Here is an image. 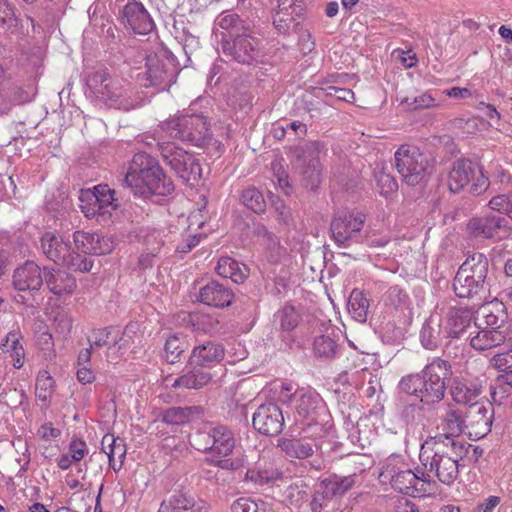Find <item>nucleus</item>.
I'll list each match as a JSON object with an SVG mask.
<instances>
[{
	"mask_svg": "<svg viewBox=\"0 0 512 512\" xmlns=\"http://www.w3.org/2000/svg\"><path fill=\"white\" fill-rule=\"evenodd\" d=\"M225 356L224 347L213 341H205L196 345L189 357V365H197L208 369L212 365L220 363Z\"/></svg>",
	"mask_w": 512,
	"mask_h": 512,
	"instance_id": "4be33fe9",
	"label": "nucleus"
},
{
	"mask_svg": "<svg viewBox=\"0 0 512 512\" xmlns=\"http://www.w3.org/2000/svg\"><path fill=\"white\" fill-rule=\"evenodd\" d=\"M146 79L149 82L147 86H155L159 89H165L170 86L173 80V70L169 68V63L160 59L157 55L146 57Z\"/></svg>",
	"mask_w": 512,
	"mask_h": 512,
	"instance_id": "b1692460",
	"label": "nucleus"
},
{
	"mask_svg": "<svg viewBox=\"0 0 512 512\" xmlns=\"http://www.w3.org/2000/svg\"><path fill=\"white\" fill-rule=\"evenodd\" d=\"M202 509L203 507L193 496L183 491H176L161 503L158 512H202Z\"/></svg>",
	"mask_w": 512,
	"mask_h": 512,
	"instance_id": "7c9ffc66",
	"label": "nucleus"
},
{
	"mask_svg": "<svg viewBox=\"0 0 512 512\" xmlns=\"http://www.w3.org/2000/svg\"><path fill=\"white\" fill-rule=\"evenodd\" d=\"M447 338L441 314L432 313L424 322L420 332L422 346L428 350H435Z\"/></svg>",
	"mask_w": 512,
	"mask_h": 512,
	"instance_id": "a878e982",
	"label": "nucleus"
},
{
	"mask_svg": "<svg viewBox=\"0 0 512 512\" xmlns=\"http://www.w3.org/2000/svg\"><path fill=\"white\" fill-rule=\"evenodd\" d=\"M278 446L287 457L306 459L313 455L315 443L308 439L283 438L279 440Z\"/></svg>",
	"mask_w": 512,
	"mask_h": 512,
	"instance_id": "c9c22d12",
	"label": "nucleus"
},
{
	"mask_svg": "<svg viewBox=\"0 0 512 512\" xmlns=\"http://www.w3.org/2000/svg\"><path fill=\"white\" fill-rule=\"evenodd\" d=\"M231 512H273V509L272 505L264 501L242 497L233 502Z\"/></svg>",
	"mask_w": 512,
	"mask_h": 512,
	"instance_id": "49530a36",
	"label": "nucleus"
},
{
	"mask_svg": "<svg viewBox=\"0 0 512 512\" xmlns=\"http://www.w3.org/2000/svg\"><path fill=\"white\" fill-rule=\"evenodd\" d=\"M491 364L499 371L512 369V349L495 354L491 358Z\"/></svg>",
	"mask_w": 512,
	"mask_h": 512,
	"instance_id": "69168bd1",
	"label": "nucleus"
},
{
	"mask_svg": "<svg viewBox=\"0 0 512 512\" xmlns=\"http://www.w3.org/2000/svg\"><path fill=\"white\" fill-rule=\"evenodd\" d=\"M216 272L223 278H229L234 283H243L249 276V268L229 256H223L218 260Z\"/></svg>",
	"mask_w": 512,
	"mask_h": 512,
	"instance_id": "f704fd0d",
	"label": "nucleus"
},
{
	"mask_svg": "<svg viewBox=\"0 0 512 512\" xmlns=\"http://www.w3.org/2000/svg\"><path fill=\"white\" fill-rule=\"evenodd\" d=\"M122 23L135 34L145 35L154 28V22L142 3L129 1L122 9Z\"/></svg>",
	"mask_w": 512,
	"mask_h": 512,
	"instance_id": "6ab92c4d",
	"label": "nucleus"
},
{
	"mask_svg": "<svg viewBox=\"0 0 512 512\" xmlns=\"http://www.w3.org/2000/svg\"><path fill=\"white\" fill-rule=\"evenodd\" d=\"M236 440L233 431L224 426L218 425L207 433H198L194 437V445L197 450L210 451L213 455L223 459L215 460V464L225 470H234L237 464L226 458L232 454L235 448Z\"/></svg>",
	"mask_w": 512,
	"mask_h": 512,
	"instance_id": "0eeeda50",
	"label": "nucleus"
},
{
	"mask_svg": "<svg viewBox=\"0 0 512 512\" xmlns=\"http://www.w3.org/2000/svg\"><path fill=\"white\" fill-rule=\"evenodd\" d=\"M86 84L98 100L110 107L128 111L138 105L130 84L119 77H113L106 69L90 73Z\"/></svg>",
	"mask_w": 512,
	"mask_h": 512,
	"instance_id": "20e7f679",
	"label": "nucleus"
},
{
	"mask_svg": "<svg viewBox=\"0 0 512 512\" xmlns=\"http://www.w3.org/2000/svg\"><path fill=\"white\" fill-rule=\"evenodd\" d=\"M193 409V407H171L163 412L162 420L171 425L184 424L190 420Z\"/></svg>",
	"mask_w": 512,
	"mask_h": 512,
	"instance_id": "603ef678",
	"label": "nucleus"
},
{
	"mask_svg": "<svg viewBox=\"0 0 512 512\" xmlns=\"http://www.w3.org/2000/svg\"><path fill=\"white\" fill-rule=\"evenodd\" d=\"M216 24L224 30H231L229 39L234 38L236 34H241L242 27H245L236 14H221L217 17Z\"/></svg>",
	"mask_w": 512,
	"mask_h": 512,
	"instance_id": "6e6d98bb",
	"label": "nucleus"
},
{
	"mask_svg": "<svg viewBox=\"0 0 512 512\" xmlns=\"http://www.w3.org/2000/svg\"><path fill=\"white\" fill-rule=\"evenodd\" d=\"M400 104L409 110L424 109L435 106V99L429 93H422L417 96L404 97Z\"/></svg>",
	"mask_w": 512,
	"mask_h": 512,
	"instance_id": "5fc2aeb1",
	"label": "nucleus"
},
{
	"mask_svg": "<svg viewBox=\"0 0 512 512\" xmlns=\"http://www.w3.org/2000/svg\"><path fill=\"white\" fill-rule=\"evenodd\" d=\"M143 243L146 250L159 252L164 244L165 235L157 229H147L142 235Z\"/></svg>",
	"mask_w": 512,
	"mask_h": 512,
	"instance_id": "13d9d810",
	"label": "nucleus"
},
{
	"mask_svg": "<svg viewBox=\"0 0 512 512\" xmlns=\"http://www.w3.org/2000/svg\"><path fill=\"white\" fill-rule=\"evenodd\" d=\"M483 381L479 377L458 376L452 381L450 394L454 402L460 405L473 404L481 395Z\"/></svg>",
	"mask_w": 512,
	"mask_h": 512,
	"instance_id": "aec40b11",
	"label": "nucleus"
},
{
	"mask_svg": "<svg viewBox=\"0 0 512 512\" xmlns=\"http://www.w3.org/2000/svg\"><path fill=\"white\" fill-rule=\"evenodd\" d=\"M503 372V374L497 376L495 380L496 386H491L490 388V395L494 402L501 403L505 398V385L512 389V368Z\"/></svg>",
	"mask_w": 512,
	"mask_h": 512,
	"instance_id": "864d4df0",
	"label": "nucleus"
},
{
	"mask_svg": "<svg viewBox=\"0 0 512 512\" xmlns=\"http://www.w3.org/2000/svg\"><path fill=\"white\" fill-rule=\"evenodd\" d=\"M88 343L94 350L106 347L107 357L110 358L116 351L126 348V341L120 330L114 327L94 329L88 335Z\"/></svg>",
	"mask_w": 512,
	"mask_h": 512,
	"instance_id": "412c9836",
	"label": "nucleus"
},
{
	"mask_svg": "<svg viewBox=\"0 0 512 512\" xmlns=\"http://www.w3.org/2000/svg\"><path fill=\"white\" fill-rule=\"evenodd\" d=\"M212 380L211 373L197 365H190V370L177 377L172 386L174 388L201 389Z\"/></svg>",
	"mask_w": 512,
	"mask_h": 512,
	"instance_id": "473e14b6",
	"label": "nucleus"
},
{
	"mask_svg": "<svg viewBox=\"0 0 512 512\" xmlns=\"http://www.w3.org/2000/svg\"><path fill=\"white\" fill-rule=\"evenodd\" d=\"M275 317L283 331L293 330L300 322V314L293 306L289 305L280 309Z\"/></svg>",
	"mask_w": 512,
	"mask_h": 512,
	"instance_id": "8fccbe9b",
	"label": "nucleus"
},
{
	"mask_svg": "<svg viewBox=\"0 0 512 512\" xmlns=\"http://www.w3.org/2000/svg\"><path fill=\"white\" fill-rule=\"evenodd\" d=\"M71 244L65 241L60 235L52 232H46L41 237V249L47 258L54 263L61 265L65 256L69 252Z\"/></svg>",
	"mask_w": 512,
	"mask_h": 512,
	"instance_id": "c85d7f7f",
	"label": "nucleus"
},
{
	"mask_svg": "<svg viewBox=\"0 0 512 512\" xmlns=\"http://www.w3.org/2000/svg\"><path fill=\"white\" fill-rule=\"evenodd\" d=\"M188 341L183 334L170 335L165 342V357L169 363H175L181 354L188 349Z\"/></svg>",
	"mask_w": 512,
	"mask_h": 512,
	"instance_id": "79ce46f5",
	"label": "nucleus"
},
{
	"mask_svg": "<svg viewBox=\"0 0 512 512\" xmlns=\"http://www.w3.org/2000/svg\"><path fill=\"white\" fill-rule=\"evenodd\" d=\"M466 416H463L461 410L448 404L445 413L441 416V424L445 433L438 434L437 436H448L452 440H457L460 434L466 430Z\"/></svg>",
	"mask_w": 512,
	"mask_h": 512,
	"instance_id": "2f4dec72",
	"label": "nucleus"
},
{
	"mask_svg": "<svg viewBox=\"0 0 512 512\" xmlns=\"http://www.w3.org/2000/svg\"><path fill=\"white\" fill-rule=\"evenodd\" d=\"M368 309L369 300L366 295L359 290H353L348 301V310L352 317L363 323L367 320Z\"/></svg>",
	"mask_w": 512,
	"mask_h": 512,
	"instance_id": "58836bf2",
	"label": "nucleus"
},
{
	"mask_svg": "<svg viewBox=\"0 0 512 512\" xmlns=\"http://www.w3.org/2000/svg\"><path fill=\"white\" fill-rule=\"evenodd\" d=\"M44 281L49 291L58 297L71 296L77 289L76 278L61 269L44 268Z\"/></svg>",
	"mask_w": 512,
	"mask_h": 512,
	"instance_id": "5701e85b",
	"label": "nucleus"
},
{
	"mask_svg": "<svg viewBox=\"0 0 512 512\" xmlns=\"http://www.w3.org/2000/svg\"><path fill=\"white\" fill-rule=\"evenodd\" d=\"M104 443H106L107 446H112L108 453L110 467L114 471L120 470L123 464V459L126 455V445L124 440L120 437H115L112 434H107L104 436Z\"/></svg>",
	"mask_w": 512,
	"mask_h": 512,
	"instance_id": "4c0bfd02",
	"label": "nucleus"
},
{
	"mask_svg": "<svg viewBox=\"0 0 512 512\" xmlns=\"http://www.w3.org/2000/svg\"><path fill=\"white\" fill-rule=\"evenodd\" d=\"M232 39L222 38L221 49L224 55L241 64L252 65L262 61L261 41L252 35L249 27Z\"/></svg>",
	"mask_w": 512,
	"mask_h": 512,
	"instance_id": "9b49d317",
	"label": "nucleus"
},
{
	"mask_svg": "<svg viewBox=\"0 0 512 512\" xmlns=\"http://www.w3.org/2000/svg\"><path fill=\"white\" fill-rule=\"evenodd\" d=\"M61 265L75 272H89L93 267V261L87 254H83L76 249L69 248V252L65 256V260Z\"/></svg>",
	"mask_w": 512,
	"mask_h": 512,
	"instance_id": "a19ab883",
	"label": "nucleus"
},
{
	"mask_svg": "<svg viewBox=\"0 0 512 512\" xmlns=\"http://www.w3.org/2000/svg\"><path fill=\"white\" fill-rule=\"evenodd\" d=\"M476 164L470 160L461 159L454 162L448 176L450 191L456 193L467 186L475 178Z\"/></svg>",
	"mask_w": 512,
	"mask_h": 512,
	"instance_id": "cd10ccee",
	"label": "nucleus"
},
{
	"mask_svg": "<svg viewBox=\"0 0 512 512\" xmlns=\"http://www.w3.org/2000/svg\"><path fill=\"white\" fill-rule=\"evenodd\" d=\"M450 376V364L446 360L436 357L420 373L402 377L399 389L401 392L419 399L423 404L433 405L444 399L446 382Z\"/></svg>",
	"mask_w": 512,
	"mask_h": 512,
	"instance_id": "f03ea898",
	"label": "nucleus"
},
{
	"mask_svg": "<svg viewBox=\"0 0 512 512\" xmlns=\"http://www.w3.org/2000/svg\"><path fill=\"white\" fill-rule=\"evenodd\" d=\"M87 444L85 441L80 439H73L69 444V452L68 454L74 460V462L81 461L85 455L87 454Z\"/></svg>",
	"mask_w": 512,
	"mask_h": 512,
	"instance_id": "774afa93",
	"label": "nucleus"
},
{
	"mask_svg": "<svg viewBox=\"0 0 512 512\" xmlns=\"http://www.w3.org/2000/svg\"><path fill=\"white\" fill-rule=\"evenodd\" d=\"M375 180L377 187L382 195H389L397 190L398 184L395 178L384 171V169H380L375 172Z\"/></svg>",
	"mask_w": 512,
	"mask_h": 512,
	"instance_id": "4d7b16f0",
	"label": "nucleus"
},
{
	"mask_svg": "<svg viewBox=\"0 0 512 512\" xmlns=\"http://www.w3.org/2000/svg\"><path fill=\"white\" fill-rule=\"evenodd\" d=\"M395 167L408 186H416L430 173L429 158L416 146L401 145L394 154Z\"/></svg>",
	"mask_w": 512,
	"mask_h": 512,
	"instance_id": "6e6552de",
	"label": "nucleus"
},
{
	"mask_svg": "<svg viewBox=\"0 0 512 512\" xmlns=\"http://www.w3.org/2000/svg\"><path fill=\"white\" fill-rule=\"evenodd\" d=\"M337 350L336 342L328 335H320L314 339L313 352L317 358L332 359Z\"/></svg>",
	"mask_w": 512,
	"mask_h": 512,
	"instance_id": "de8ad7c7",
	"label": "nucleus"
},
{
	"mask_svg": "<svg viewBox=\"0 0 512 512\" xmlns=\"http://www.w3.org/2000/svg\"><path fill=\"white\" fill-rule=\"evenodd\" d=\"M296 397V412L298 417L307 425L318 424L326 415V406L321 396L312 390H299L293 394Z\"/></svg>",
	"mask_w": 512,
	"mask_h": 512,
	"instance_id": "f3484780",
	"label": "nucleus"
},
{
	"mask_svg": "<svg viewBox=\"0 0 512 512\" xmlns=\"http://www.w3.org/2000/svg\"><path fill=\"white\" fill-rule=\"evenodd\" d=\"M471 314L468 310L452 307L449 309L445 321V330L448 338L462 337L471 327Z\"/></svg>",
	"mask_w": 512,
	"mask_h": 512,
	"instance_id": "c756f323",
	"label": "nucleus"
},
{
	"mask_svg": "<svg viewBox=\"0 0 512 512\" xmlns=\"http://www.w3.org/2000/svg\"><path fill=\"white\" fill-rule=\"evenodd\" d=\"M73 242L76 250L83 254L94 255V249L92 246V233L76 231L73 234Z\"/></svg>",
	"mask_w": 512,
	"mask_h": 512,
	"instance_id": "052dcab7",
	"label": "nucleus"
},
{
	"mask_svg": "<svg viewBox=\"0 0 512 512\" xmlns=\"http://www.w3.org/2000/svg\"><path fill=\"white\" fill-rule=\"evenodd\" d=\"M200 301L209 306L224 308L231 305L234 294L231 289L217 281H210L199 292Z\"/></svg>",
	"mask_w": 512,
	"mask_h": 512,
	"instance_id": "bb28decb",
	"label": "nucleus"
},
{
	"mask_svg": "<svg viewBox=\"0 0 512 512\" xmlns=\"http://www.w3.org/2000/svg\"><path fill=\"white\" fill-rule=\"evenodd\" d=\"M323 145L320 142H308L296 150L294 167L306 188L314 190L321 181L320 154Z\"/></svg>",
	"mask_w": 512,
	"mask_h": 512,
	"instance_id": "ddd939ff",
	"label": "nucleus"
},
{
	"mask_svg": "<svg viewBox=\"0 0 512 512\" xmlns=\"http://www.w3.org/2000/svg\"><path fill=\"white\" fill-rule=\"evenodd\" d=\"M3 349L10 354L13 366L20 369L24 365L25 351L19 342V335L16 332H9L2 343Z\"/></svg>",
	"mask_w": 512,
	"mask_h": 512,
	"instance_id": "37998d69",
	"label": "nucleus"
},
{
	"mask_svg": "<svg viewBox=\"0 0 512 512\" xmlns=\"http://www.w3.org/2000/svg\"><path fill=\"white\" fill-rule=\"evenodd\" d=\"M158 145L163 161L184 182L197 181L202 177L200 164L194 155L173 142H162Z\"/></svg>",
	"mask_w": 512,
	"mask_h": 512,
	"instance_id": "f8f14e48",
	"label": "nucleus"
},
{
	"mask_svg": "<svg viewBox=\"0 0 512 512\" xmlns=\"http://www.w3.org/2000/svg\"><path fill=\"white\" fill-rule=\"evenodd\" d=\"M43 281L41 268L33 261H26L13 274V285L19 291L39 290Z\"/></svg>",
	"mask_w": 512,
	"mask_h": 512,
	"instance_id": "393cba45",
	"label": "nucleus"
},
{
	"mask_svg": "<svg viewBox=\"0 0 512 512\" xmlns=\"http://www.w3.org/2000/svg\"><path fill=\"white\" fill-rule=\"evenodd\" d=\"M363 226L364 218L361 214L339 212L330 224L331 237L338 247L347 248L360 241Z\"/></svg>",
	"mask_w": 512,
	"mask_h": 512,
	"instance_id": "4468645a",
	"label": "nucleus"
},
{
	"mask_svg": "<svg viewBox=\"0 0 512 512\" xmlns=\"http://www.w3.org/2000/svg\"><path fill=\"white\" fill-rule=\"evenodd\" d=\"M489 207L494 211L504 214H510L512 212V203L509 197L505 194L494 196L489 201Z\"/></svg>",
	"mask_w": 512,
	"mask_h": 512,
	"instance_id": "338daca9",
	"label": "nucleus"
},
{
	"mask_svg": "<svg viewBox=\"0 0 512 512\" xmlns=\"http://www.w3.org/2000/svg\"><path fill=\"white\" fill-rule=\"evenodd\" d=\"M284 416L280 407L274 403L260 405L253 414V428L265 436H277L284 428Z\"/></svg>",
	"mask_w": 512,
	"mask_h": 512,
	"instance_id": "a211bd4d",
	"label": "nucleus"
},
{
	"mask_svg": "<svg viewBox=\"0 0 512 512\" xmlns=\"http://www.w3.org/2000/svg\"><path fill=\"white\" fill-rule=\"evenodd\" d=\"M467 230L473 237L501 240L510 235L512 228L504 217L487 215L472 218Z\"/></svg>",
	"mask_w": 512,
	"mask_h": 512,
	"instance_id": "dca6fc26",
	"label": "nucleus"
},
{
	"mask_svg": "<svg viewBox=\"0 0 512 512\" xmlns=\"http://www.w3.org/2000/svg\"><path fill=\"white\" fill-rule=\"evenodd\" d=\"M92 246L94 255H104L114 249L115 243L111 236L92 233Z\"/></svg>",
	"mask_w": 512,
	"mask_h": 512,
	"instance_id": "bf43d9fd",
	"label": "nucleus"
},
{
	"mask_svg": "<svg viewBox=\"0 0 512 512\" xmlns=\"http://www.w3.org/2000/svg\"><path fill=\"white\" fill-rule=\"evenodd\" d=\"M170 137L202 146L210 138L209 127L202 115H181L170 118L160 125Z\"/></svg>",
	"mask_w": 512,
	"mask_h": 512,
	"instance_id": "1a4fd4ad",
	"label": "nucleus"
},
{
	"mask_svg": "<svg viewBox=\"0 0 512 512\" xmlns=\"http://www.w3.org/2000/svg\"><path fill=\"white\" fill-rule=\"evenodd\" d=\"M489 261L483 253H473L459 267L453 289L459 298L481 299L488 291Z\"/></svg>",
	"mask_w": 512,
	"mask_h": 512,
	"instance_id": "39448f33",
	"label": "nucleus"
},
{
	"mask_svg": "<svg viewBox=\"0 0 512 512\" xmlns=\"http://www.w3.org/2000/svg\"><path fill=\"white\" fill-rule=\"evenodd\" d=\"M124 183L144 198L167 196L174 191L172 180L166 176L155 159L147 153L134 155Z\"/></svg>",
	"mask_w": 512,
	"mask_h": 512,
	"instance_id": "7ed1b4c3",
	"label": "nucleus"
},
{
	"mask_svg": "<svg viewBox=\"0 0 512 512\" xmlns=\"http://www.w3.org/2000/svg\"><path fill=\"white\" fill-rule=\"evenodd\" d=\"M187 56L191 55L200 48L199 37L193 34L188 28H183L181 35L177 36Z\"/></svg>",
	"mask_w": 512,
	"mask_h": 512,
	"instance_id": "e2e57ef3",
	"label": "nucleus"
},
{
	"mask_svg": "<svg viewBox=\"0 0 512 512\" xmlns=\"http://www.w3.org/2000/svg\"><path fill=\"white\" fill-rule=\"evenodd\" d=\"M303 16L287 14L285 12H275L273 16V24L275 28L283 34L297 32L300 29V23Z\"/></svg>",
	"mask_w": 512,
	"mask_h": 512,
	"instance_id": "c03bdc74",
	"label": "nucleus"
},
{
	"mask_svg": "<svg viewBox=\"0 0 512 512\" xmlns=\"http://www.w3.org/2000/svg\"><path fill=\"white\" fill-rule=\"evenodd\" d=\"M281 477V473L271 466H258L248 469L246 472V480L253 482L258 486L269 485L277 481Z\"/></svg>",
	"mask_w": 512,
	"mask_h": 512,
	"instance_id": "ea45409f",
	"label": "nucleus"
},
{
	"mask_svg": "<svg viewBox=\"0 0 512 512\" xmlns=\"http://www.w3.org/2000/svg\"><path fill=\"white\" fill-rule=\"evenodd\" d=\"M55 381L47 371H42L36 379V397L39 401L46 403L52 396Z\"/></svg>",
	"mask_w": 512,
	"mask_h": 512,
	"instance_id": "09e8293b",
	"label": "nucleus"
},
{
	"mask_svg": "<svg viewBox=\"0 0 512 512\" xmlns=\"http://www.w3.org/2000/svg\"><path fill=\"white\" fill-rule=\"evenodd\" d=\"M494 407L490 402L475 401L466 412V430L473 440L485 437L492 428Z\"/></svg>",
	"mask_w": 512,
	"mask_h": 512,
	"instance_id": "2eb2a0df",
	"label": "nucleus"
},
{
	"mask_svg": "<svg viewBox=\"0 0 512 512\" xmlns=\"http://www.w3.org/2000/svg\"><path fill=\"white\" fill-rule=\"evenodd\" d=\"M115 191L107 184H100L93 190H82L79 196L80 209L87 218L106 223L119 204L114 197Z\"/></svg>",
	"mask_w": 512,
	"mask_h": 512,
	"instance_id": "9d476101",
	"label": "nucleus"
},
{
	"mask_svg": "<svg viewBox=\"0 0 512 512\" xmlns=\"http://www.w3.org/2000/svg\"><path fill=\"white\" fill-rule=\"evenodd\" d=\"M354 484L355 475L338 476L333 474L323 479L319 487L323 490L324 495L331 499L333 497L342 496L350 490Z\"/></svg>",
	"mask_w": 512,
	"mask_h": 512,
	"instance_id": "e433bc0d",
	"label": "nucleus"
},
{
	"mask_svg": "<svg viewBox=\"0 0 512 512\" xmlns=\"http://www.w3.org/2000/svg\"><path fill=\"white\" fill-rule=\"evenodd\" d=\"M242 203L255 213H262L266 209V202L262 193L256 188H248L242 192Z\"/></svg>",
	"mask_w": 512,
	"mask_h": 512,
	"instance_id": "3c124183",
	"label": "nucleus"
},
{
	"mask_svg": "<svg viewBox=\"0 0 512 512\" xmlns=\"http://www.w3.org/2000/svg\"><path fill=\"white\" fill-rule=\"evenodd\" d=\"M482 324H476L479 330L469 334L470 344L476 350H487L497 347L504 343V336L501 330H494L486 327H481Z\"/></svg>",
	"mask_w": 512,
	"mask_h": 512,
	"instance_id": "72a5a7b5",
	"label": "nucleus"
},
{
	"mask_svg": "<svg viewBox=\"0 0 512 512\" xmlns=\"http://www.w3.org/2000/svg\"><path fill=\"white\" fill-rule=\"evenodd\" d=\"M16 21L13 6L8 0H0V26L9 29L15 25Z\"/></svg>",
	"mask_w": 512,
	"mask_h": 512,
	"instance_id": "0e129e2a",
	"label": "nucleus"
},
{
	"mask_svg": "<svg viewBox=\"0 0 512 512\" xmlns=\"http://www.w3.org/2000/svg\"><path fill=\"white\" fill-rule=\"evenodd\" d=\"M278 6L276 12H285L296 16H304L306 9L303 0H277Z\"/></svg>",
	"mask_w": 512,
	"mask_h": 512,
	"instance_id": "680f3d73",
	"label": "nucleus"
},
{
	"mask_svg": "<svg viewBox=\"0 0 512 512\" xmlns=\"http://www.w3.org/2000/svg\"><path fill=\"white\" fill-rule=\"evenodd\" d=\"M395 459H393L394 461ZM380 477L389 479L392 488L402 494L411 497H424L433 495L437 490V483L425 473L416 474L404 464L397 466L392 460L387 462L382 469Z\"/></svg>",
	"mask_w": 512,
	"mask_h": 512,
	"instance_id": "423d86ee",
	"label": "nucleus"
},
{
	"mask_svg": "<svg viewBox=\"0 0 512 512\" xmlns=\"http://www.w3.org/2000/svg\"><path fill=\"white\" fill-rule=\"evenodd\" d=\"M480 314L483 318L484 327L494 330H500L502 324L507 318L503 308L499 305L484 306L481 308Z\"/></svg>",
	"mask_w": 512,
	"mask_h": 512,
	"instance_id": "a18cd8bd",
	"label": "nucleus"
},
{
	"mask_svg": "<svg viewBox=\"0 0 512 512\" xmlns=\"http://www.w3.org/2000/svg\"><path fill=\"white\" fill-rule=\"evenodd\" d=\"M471 446L448 436L429 437L421 446L420 461L425 476L436 477L445 485H452L459 475V461Z\"/></svg>",
	"mask_w": 512,
	"mask_h": 512,
	"instance_id": "f257e3e1",
	"label": "nucleus"
}]
</instances>
